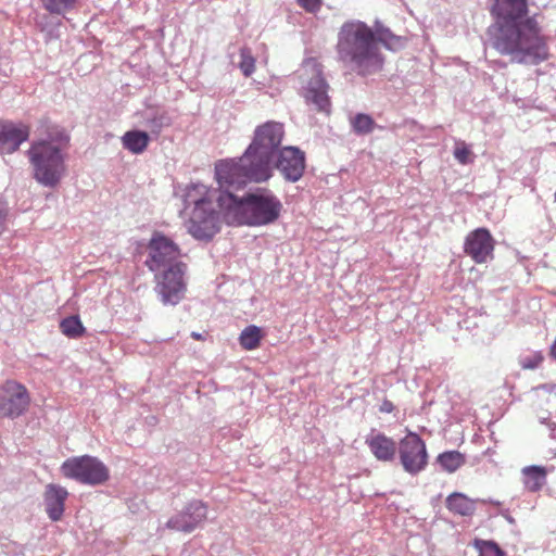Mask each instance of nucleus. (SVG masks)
Instances as JSON below:
<instances>
[{
  "mask_svg": "<svg viewBox=\"0 0 556 556\" xmlns=\"http://www.w3.org/2000/svg\"><path fill=\"white\" fill-rule=\"evenodd\" d=\"M528 12L527 0H493V48L519 63L540 64L549 59V39Z\"/></svg>",
  "mask_w": 556,
  "mask_h": 556,
  "instance_id": "nucleus-1",
  "label": "nucleus"
},
{
  "mask_svg": "<svg viewBox=\"0 0 556 556\" xmlns=\"http://www.w3.org/2000/svg\"><path fill=\"white\" fill-rule=\"evenodd\" d=\"M283 136V124L280 122L267 121L256 126L252 141L239 160L219 161L216 164L219 187L240 188L248 181H267L273 177Z\"/></svg>",
  "mask_w": 556,
  "mask_h": 556,
  "instance_id": "nucleus-2",
  "label": "nucleus"
},
{
  "mask_svg": "<svg viewBox=\"0 0 556 556\" xmlns=\"http://www.w3.org/2000/svg\"><path fill=\"white\" fill-rule=\"evenodd\" d=\"M380 45L387 49H397L403 41L390 30L374 31L364 22H346L338 34L336 49L340 61L361 76H368L383 68Z\"/></svg>",
  "mask_w": 556,
  "mask_h": 556,
  "instance_id": "nucleus-3",
  "label": "nucleus"
},
{
  "mask_svg": "<svg viewBox=\"0 0 556 556\" xmlns=\"http://www.w3.org/2000/svg\"><path fill=\"white\" fill-rule=\"evenodd\" d=\"M186 203L190 208L187 229L198 240L213 239L220 231L223 219L236 224L235 211L241 206L230 191L212 189L201 182L187 187Z\"/></svg>",
  "mask_w": 556,
  "mask_h": 556,
  "instance_id": "nucleus-4",
  "label": "nucleus"
},
{
  "mask_svg": "<svg viewBox=\"0 0 556 556\" xmlns=\"http://www.w3.org/2000/svg\"><path fill=\"white\" fill-rule=\"evenodd\" d=\"M41 134L45 139L34 141L27 151L33 177L45 187H55L66 173L65 154L70 137L61 126L41 121Z\"/></svg>",
  "mask_w": 556,
  "mask_h": 556,
  "instance_id": "nucleus-5",
  "label": "nucleus"
},
{
  "mask_svg": "<svg viewBox=\"0 0 556 556\" xmlns=\"http://www.w3.org/2000/svg\"><path fill=\"white\" fill-rule=\"evenodd\" d=\"M237 203L241 206L235 212L236 224L245 222L251 226H266L277 222L283 206L277 195L267 190L248 194L244 199L237 198Z\"/></svg>",
  "mask_w": 556,
  "mask_h": 556,
  "instance_id": "nucleus-6",
  "label": "nucleus"
},
{
  "mask_svg": "<svg viewBox=\"0 0 556 556\" xmlns=\"http://www.w3.org/2000/svg\"><path fill=\"white\" fill-rule=\"evenodd\" d=\"M60 469L63 477L75 479L87 485H101L110 478L106 465L90 455L73 456L64 460Z\"/></svg>",
  "mask_w": 556,
  "mask_h": 556,
  "instance_id": "nucleus-7",
  "label": "nucleus"
},
{
  "mask_svg": "<svg viewBox=\"0 0 556 556\" xmlns=\"http://www.w3.org/2000/svg\"><path fill=\"white\" fill-rule=\"evenodd\" d=\"M303 67L312 73V77L303 89V98L306 103L312 104L316 111L330 113L331 102L328 94L329 84L324 76V66L315 58L304 61Z\"/></svg>",
  "mask_w": 556,
  "mask_h": 556,
  "instance_id": "nucleus-8",
  "label": "nucleus"
},
{
  "mask_svg": "<svg viewBox=\"0 0 556 556\" xmlns=\"http://www.w3.org/2000/svg\"><path fill=\"white\" fill-rule=\"evenodd\" d=\"M187 268L186 263L176 262L156 276L155 291L164 305H177L184 299L187 290L184 275Z\"/></svg>",
  "mask_w": 556,
  "mask_h": 556,
  "instance_id": "nucleus-9",
  "label": "nucleus"
},
{
  "mask_svg": "<svg viewBox=\"0 0 556 556\" xmlns=\"http://www.w3.org/2000/svg\"><path fill=\"white\" fill-rule=\"evenodd\" d=\"M399 454L405 471L412 475L421 472L429 462L427 443L420 434L410 432V430L400 439Z\"/></svg>",
  "mask_w": 556,
  "mask_h": 556,
  "instance_id": "nucleus-10",
  "label": "nucleus"
},
{
  "mask_svg": "<svg viewBox=\"0 0 556 556\" xmlns=\"http://www.w3.org/2000/svg\"><path fill=\"white\" fill-rule=\"evenodd\" d=\"M149 257L147 260V266L150 270H160L162 266L177 262V258L181 256V249L170 238H167L161 231H154L149 244Z\"/></svg>",
  "mask_w": 556,
  "mask_h": 556,
  "instance_id": "nucleus-11",
  "label": "nucleus"
},
{
  "mask_svg": "<svg viewBox=\"0 0 556 556\" xmlns=\"http://www.w3.org/2000/svg\"><path fill=\"white\" fill-rule=\"evenodd\" d=\"M29 404L30 396L24 384L9 380L0 386V416L18 417Z\"/></svg>",
  "mask_w": 556,
  "mask_h": 556,
  "instance_id": "nucleus-12",
  "label": "nucleus"
},
{
  "mask_svg": "<svg viewBox=\"0 0 556 556\" xmlns=\"http://www.w3.org/2000/svg\"><path fill=\"white\" fill-rule=\"evenodd\" d=\"M495 240L486 227L469 231L465 239L464 252L476 263H485L493 258Z\"/></svg>",
  "mask_w": 556,
  "mask_h": 556,
  "instance_id": "nucleus-13",
  "label": "nucleus"
},
{
  "mask_svg": "<svg viewBox=\"0 0 556 556\" xmlns=\"http://www.w3.org/2000/svg\"><path fill=\"white\" fill-rule=\"evenodd\" d=\"M275 166L287 181L296 182L306 168V156L300 148L283 147L279 150Z\"/></svg>",
  "mask_w": 556,
  "mask_h": 556,
  "instance_id": "nucleus-14",
  "label": "nucleus"
},
{
  "mask_svg": "<svg viewBox=\"0 0 556 556\" xmlns=\"http://www.w3.org/2000/svg\"><path fill=\"white\" fill-rule=\"evenodd\" d=\"M30 128L27 125H15L13 122H0V152L17 151L22 142L28 139Z\"/></svg>",
  "mask_w": 556,
  "mask_h": 556,
  "instance_id": "nucleus-15",
  "label": "nucleus"
},
{
  "mask_svg": "<svg viewBox=\"0 0 556 556\" xmlns=\"http://www.w3.org/2000/svg\"><path fill=\"white\" fill-rule=\"evenodd\" d=\"M68 493L64 486L48 484L43 492L46 511L52 521H59L63 517L65 500Z\"/></svg>",
  "mask_w": 556,
  "mask_h": 556,
  "instance_id": "nucleus-16",
  "label": "nucleus"
},
{
  "mask_svg": "<svg viewBox=\"0 0 556 556\" xmlns=\"http://www.w3.org/2000/svg\"><path fill=\"white\" fill-rule=\"evenodd\" d=\"M366 445L378 460L391 462L396 455L395 441L384 433L371 434L366 439Z\"/></svg>",
  "mask_w": 556,
  "mask_h": 556,
  "instance_id": "nucleus-17",
  "label": "nucleus"
},
{
  "mask_svg": "<svg viewBox=\"0 0 556 556\" xmlns=\"http://www.w3.org/2000/svg\"><path fill=\"white\" fill-rule=\"evenodd\" d=\"M547 469L542 465H529L521 470V480L529 492H538L546 485Z\"/></svg>",
  "mask_w": 556,
  "mask_h": 556,
  "instance_id": "nucleus-18",
  "label": "nucleus"
},
{
  "mask_svg": "<svg viewBox=\"0 0 556 556\" xmlns=\"http://www.w3.org/2000/svg\"><path fill=\"white\" fill-rule=\"evenodd\" d=\"M122 142L124 148L132 153H142L146 151L150 137L148 132L144 130H127L122 136Z\"/></svg>",
  "mask_w": 556,
  "mask_h": 556,
  "instance_id": "nucleus-19",
  "label": "nucleus"
},
{
  "mask_svg": "<svg viewBox=\"0 0 556 556\" xmlns=\"http://www.w3.org/2000/svg\"><path fill=\"white\" fill-rule=\"evenodd\" d=\"M445 505L451 513L458 515H472L476 510L475 501L462 493L450 494Z\"/></svg>",
  "mask_w": 556,
  "mask_h": 556,
  "instance_id": "nucleus-20",
  "label": "nucleus"
},
{
  "mask_svg": "<svg viewBox=\"0 0 556 556\" xmlns=\"http://www.w3.org/2000/svg\"><path fill=\"white\" fill-rule=\"evenodd\" d=\"M435 460L442 470L453 473L463 468L466 464V456L459 451H445L439 454Z\"/></svg>",
  "mask_w": 556,
  "mask_h": 556,
  "instance_id": "nucleus-21",
  "label": "nucleus"
},
{
  "mask_svg": "<svg viewBox=\"0 0 556 556\" xmlns=\"http://www.w3.org/2000/svg\"><path fill=\"white\" fill-rule=\"evenodd\" d=\"M265 332L261 327L249 326L242 329L239 336V344L243 350L251 351L261 346V341L264 340Z\"/></svg>",
  "mask_w": 556,
  "mask_h": 556,
  "instance_id": "nucleus-22",
  "label": "nucleus"
},
{
  "mask_svg": "<svg viewBox=\"0 0 556 556\" xmlns=\"http://www.w3.org/2000/svg\"><path fill=\"white\" fill-rule=\"evenodd\" d=\"M187 511L189 517L192 518V521H182V525L178 527L182 531L190 532L194 530L198 523H201L207 518V507L201 503V501L189 504Z\"/></svg>",
  "mask_w": 556,
  "mask_h": 556,
  "instance_id": "nucleus-23",
  "label": "nucleus"
},
{
  "mask_svg": "<svg viewBox=\"0 0 556 556\" xmlns=\"http://www.w3.org/2000/svg\"><path fill=\"white\" fill-rule=\"evenodd\" d=\"M60 330L66 337L79 338L84 336L86 328L77 315H71L61 320Z\"/></svg>",
  "mask_w": 556,
  "mask_h": 556,
  "instance_id": "nucleus-24",
  "label": "nucleus"
},
{
  "mask_svg": "<svg viewBox=\"0 0 556 556\" xmlns=\"http://www.w3.org/2000/svg\"><path fill=\"white\" fill-rule=\"evenodd\" d=\"M352 129L358 135L370 134L376 126L374 117L367 113H356L351 119Z\"/></svg>",
  "mask_w": 556,
  "mask_h": 556,
  "instance_id": "nucleus-25",
  "label": "nucleus"
},
{
  "mask_svg": "<svg viewBox=\"0 0 556 556\" xmlns=\"http://www.w3.org/2000/svg\"><path fill=\"white\" fill-rule=\"evenodd\" d=\"M472 545L477 548L479 556H506L503 548L491 540L475 539Z\"/></svg>",
  "mask_w": 556,
  "mask_h": 556,
  "instance_id": "nucleus-26",
  "label": "nucleus"
},
{
  "mask_svg": "<svg viewBox=\"0 0 556 556\" xmlns=\"http://www.w3.org/2000/svg\"><path fill=\"white\" fill-rule=\"evenodd\" d=\"M45 10L50 14H64L66 11L74 10L78 0H40Z\"/></svg>",
  "mask_w": 556,
  "mask_h": 556,
  "instance_id": "nucleus-27",
  "label": "nucleus"
},
{
  "mask_svg": "<svg viewBox=\"0 0 556 556\" xmlns=\"http://www.w3.org/2000/svg\"><path fill=\"white\" fill-rule=\"evenodd\" d=\"M239 68L249 77L255 70V59L252 56L250 49L243 48L240 50Z\"/></svg>",
  "mask_w": 556,
  "mask_h": 556,
  "instance_id": "nucleus-28",
  "label": "nucleus"
},
{
  "mask_svg": "<svg viewBox=\"0 0 556 556\" xmlns=\"http://www.w3.org/2000/svg\"><path fill=\"white\" fill-rule=\"evenodd\" d=\"M543 359L544 355L541 351H533L530 354L521 355L519 358V365L521 368L533 369L540 367Z\"/></svg>",
  "mask_w": 556,
  "mask_h": 556,
  "instance_id": "nucleus-29",
  "label": "nucleus"
},
{
  "mask_svg": "<svg viewBox=\"0 0 556 556\" xmlns=\"http://www.w3.org/2000/svg\"><path fill=\"white\" fill-rule=\"evenodd\" d=\"M454 155L460 164H469L472 161V152L465 142H457Z\"/></svg>",
  "mask_w": 556,
  "mask_h": 556,
  "instance_id": "nucleus-30",
  "label": "nucleus"
},
{
  "mask_svg": "<svg viewBox=\"0 0 556 556\" xmlns=\"http://www.w3.org/2000/svg\"><path fill=\"white\" fill-rule=\"evenodd\" d=\"M296 2L308 12H317L323 5V0H296Z\"/></svg>",
  "mask_w": 556,
  "mask_h": 556,
  "instance_id": "nucleus-31",
  "label": "nucleus"
},
{
  "mask_svg": "<svg viewBox=\"0 0 556 556\" xmlns=\"http://www.w3.org/2000/svg\"><path fill=\"white\" fill-rule=\"evenodd\" d=\"M8 204L0 200V235L7 230Z\"/></svg>",
  "mask_w": 556,
  "mask_h": 556,
  "instance_id": "nucleus-32",
  "label": "nucleus"
},
{
  "mask_svg": "<svg viewBox=\"0 0 556 556\" xmlns=\"http://www.w3.org/2000/svg\"><path fill=\"white\" fill-rule=\"evenodd\" d=\"M395 406L393 402L389 399H384L381 401L379 405V412L381 413H392L394 410Z\"/></svg>",
  "mask_w": 556,
  "mask_h": 556,
  "instance_id": "nucleus-33",
  "label": "nucleus"
},
{
  "mask_svg": "<svg viewBox=\"0 0 556 556\" xmlns=\"http://www.w3.org/2000/svg\"><path fill=\"white\" fill-rule=\"evenodd\" d=\"M191 337L193 338V340H197V341H204L205 340V336L204 334H201V332H191Z\"/></svg>",
  "mask_w": 556,
  "mask_h": 556,
  "instance_id": "nucleus-34",
  "label": "nucleus"
},
{
  "mask_svg": "<svg viewBox=\"0 0 556 556\" xmlns=\"http://www.w3.org/2000/svg\"><path fill=\"white\" fill-rule=\"evenodd\" d=\"M551 355L553 358L556 359V340L554 341L552 349H551Z\"/></svg>",
  "mask_w": 556,
  "mask_h": 556,
  "instance_id": "nucleus-35",
  "label": "nucleus"
},
{
  "mask_svg": "<svg viewBox=\"0 0 556 556\" xmlns=\"http://www.w3.org/2000/svg\"><path fill=\"white\" fill-rule=\"evenodd\" d=\"M555 201H556V190H555Z\"/></svg>",
  "mask_w": 556,
  "mask_h": 556,
  "instance_id": "nucleus-36",
  "label": "nucleus"
}]
</instances>
